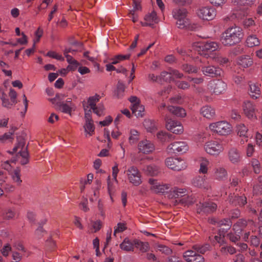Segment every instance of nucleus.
<instances>
[{
    "instance_id": "obj_1",
    "label": "nucleus",
    "mask_w": 262,
    "mask_h": 262,
    "mask_svg": "<svg viewBox=\"0 0 262 262\" xmlns=\"http://www.w3.org/2000/svg\"><path fill=\"white\" fill-rule=\"evenodd\" d=\"M243 37L242 29L240 27H231L222 34L221 41L225 46H231L239 42Z\"/></svg>"
},
{
    "instance_id": "obj_2",
    "label": "nucleus",
    "mask_w": 262,
    "mask_h": 262,
    "mask_svg": "<svg viewBox=\"0 0 262 262\" xmlns=\"http://www.w3.org/2000/svg\"><path fill=\"white\" fill-rule=\"evenodd\" d=\"M192 250H187L183 254L184 258L187 262H204V258L200 254H204L210 250L208 244H195L192 246Z\"/></svg>"
},
{
    "instance_id": "obj_3",
    "label": "nucleus",
    "mask_w": 262,
    "mask_h": 262,
    "mask_svg": "<svg viewBox=\"0 0 262 262\" xmlns=\"http://www.w3.org/2000/svg\"><path fill=\"white\" fill-rule=\"evenodd\" d=\"M18 151L17 157L21 165H25L29 163V154L28 147L26 145L25 139L21 137L17 138V143L13 148V151L10 153H14Z\"/></svg>"
},
{
    "instance_id": "obj_4",
    "label": "nucleus",
    "mask_w": 262,
    "mask_h": 262,
    "mask_svg": "<svg viewBox=\"0 0 262 262\" xmlns=\"http://www.w3.org/2000/svg\"><path fill=\"white\" fill-rule=\"evenodd\" d=\"M209 128L211 132L220 136H227L232 132V126L226 121L210 123Z\"/></svg>"
},
{
    "instance_id": "obj_5",
    "label": "nucleus",
    "mask_w": 262,
    "mask_h": 262,
    "mask_svg": "<svg viewBox=\"0 0 262 262\" xmlns=\"http://www.w3.org/2000/svg\"><path fill=\"white\" fill-rule=\"evenodd\" d=\"M186 189L174 187L169 191L168 196L169 199H176L184 197L180 201L181 203L186 205L191 204L193 202L192 199L189 196H186Z\"/></svg>"
},
{
    "instance_id": "obj_6",
    "label": "nucleus",
    "mask_w": 262,
    "mask_h": 262,
    "mask_svg": "<svg viewBox=\"0 0 262 262\" xmlns=\"http://www.w3.org/2000/svg\"><path fill=\"white\" fill-rule=\"evenodd\" d=\"M127 179L130 183L134 186H139L142 182L141 174L138 169L135 166L129 167L124 171Z\"/></svg>"
},
{
    "instance_id": "obj_7",
    "label": "nucleus",
    "mask_w": 262,
    "mask_h": 262,
    "mask_svg": "<svg viewBox=\"0 0 262 262\" xmlns=\"http://www.w3.org/2000/svg\"><path fill=\"white\" fill-rule=\"evenodd\" d=\"M194 49L200 52L201 55H205V52H213L219 48V45L214 41L206 42H195L192 45Z\"/></svg>"
},
{
    "instance_id": "obj_8",
    "label": "nucleus",
    "mask_w": 262,
    "mask_h": 262,
    "mask_svg": "<svg viewBox=\"0 0 262 262\" xmlns=\"http://www.w3.org/2000/svg\"><path fill=\"white\" fill-rule=\"evenodd\" d=\"M165 164L168 168L176 171L184 170L187 167V163L184 160L172 157L167 158L165 160Z\"/></svg>"
},
{
    "instance_id": "obj_9",
    "label": "nucleus",
    "mask_w": 262,
    "mask_h": 262,
    "mask_svg": "<svg viewBox=\"0 0 262 262\" xmlns=\"http://www.w3.org/2000/svg\"><path fill=\"white\" fill-rule=\"evenodd\" d=\"M198 17L204 20H211L213 19L216 15L215 8L211 6H204L200 8L197 10Z\"/></svg>"
},
{
    "instance_id": "obj_10",
    "label": "nucleus",
    "mask_w": 262,
    "mask_h": 262,
    "mask_svg": "<svg viewBox=\"0 0 262 262\" xmlns=\"http://www.w3.org/2000/svg\"><path fill=\"white\" fill-rule=\"evenodd\" d=\"M204 148L208 154L213 156L219 155L224 150L223 145L215 140L207 142L204 145Z\"/></svg>"
},
{
    "instance_id": "obj_11",
    "label": "nucleus",
    "mask_w": 262,
    "mask_h": 262,
    "mask_svg": "<svg viewBox=\"0 0 262 262\" xmlns=\"http://www.w3.org/2000/svg\"><path fill=\"white\" fill-rule=\"evenodd\" d=\"M189 149L187 143L184 141L174 142L169 144L166 150L170 154H183L186 152Z\"/></svg>"
},
{
    "instance_id": "obj_12",
    "label": "nucleus",
    "mask_w": 262,
    "mask_h": 262,
    "mask_svg": "<svg viewBox=\"0 0 262 262\" xmlns=\"http://www.w3.org/2000/svg\"><path fill=\"white\" fill-rule=\"evenodd\" d=\"M150 190L156 193H164L168 192L170 188V185L161 183L158 180L150 178L148 180Z\"/></svg>"
},
{
    "instance_id": "obj_13",
    "label": "nucleus",
    "mask_w": 262,
    "mask_h": 262,
    "mask_svg": "<svg viewBox=\"0 0 262 262\" xmlns=\"http://www.w3.org/2000/svg\"><path fill=\"white\" fill-rule=\"evenodd\" d=\"M207 86L212 93L219 95L226 91L227 85L221 80H212L208 83Z\"/></svg>"
},
{
    "instance_id": "obj_14",
    "label": "nucleus",
    "mask_w": 262,
    "mask_h": 262,
    "mask_svg": "<svg viewBox=\"0 0 262 262\" xmlns=\"http://www.w3.org/2000/svg\"><path fill=\"white\" fill-rule=\"evenodd\" d=\"M201 71L204 75L211 77L220 76L222 73L220 68L212 65L204 66L202 67Z\"/></svg>"
},
{
    "instance_id": "obj_15",
    "label": "nucleus",
    "mask_w": 262,
    "mask_h": 262,
    "mask_svg": "<svg viewBox=\"0 0 262 262\" xmlns=\"http://www.w3.org/2000/svg\"><path fill=\"white\" fill-rule=\"evenodd\" d=\"M243 110L245 114L249 119L252 120L257 119V111L254 105L250 101H247L244 102Z\"/></svg>"
},
{
    "instance_id": "obj_16",
    "label": "nucleus",
    "mask_w": 262,
    "mask_h": 262,
    "mask_svg": "<svg viewBox=\"0 0 262 262\" xmlns=\"http://www.w3.org/2000/svg\"><path fill=\"white\" fill-rule=\"evenodd\" d=\"M138 148L140 152L148 154L155 150V145L151 141L145 139L139 142Z\"/></svg>"
},
{
    "instance_id": "obj_17",
    "label": "nucleus",
    "mask_w": 262,
    "mask_h": 262,
    "mask_svg": "<svg viewBox=\"0 0 262 262\" xmlns=\"http://www.w3.org/2000/svg\"><path fill=\"white\" fill-rule=\"evenodd\" d=\"M216 207V205L212 202L200 203L196 205V210L199 213H208L214 211Z\"/></svg>"
},
{
    "instance_id": "obj_18",
    "label": "nucleus",
    "mask_w": 262,
    "mask_h": 262,
    "mask_svg": "<svg viewBox=\"0 0 262 262\" xmlns=\"http://www.w3.org/2000/svg\"><path fill=\"white\" fill-rule=\"evenodd\" d=\"M227 157L229 161L233 164H238L242 158L239 151L235 147H232L229 149Z\"/></svg>"
},
{
    "instance_id": "obj_19",
    "label": "nucleus",
    "mask_w": 262,
    "mask_h": 262,
    "mask_svg": "<svg viewBox=\"0 0 262 262\" xmlns=\"http://www.w3.org/2000/svg\"><path fill=\"white\" fill-rule=\"evenodd\" d=\"M192 184L195 187L204 189H208L210 188L209 184L205 176L195 177L192 179Z\"/></svg>"
},
{
    "instance_id": "obj_20",
    "label": "nucleus",
    "mask_w": 262,
    "mask_h": 262,
    "mask_svg": "<svg viewBox=\"0 0 262 262\" xmlns=\"http://www.w3.org/2000/svg\"><path fill=\"white\" fill-rule=\"evenodd\" d=\"M144 22H140L142 26H150L152 27L159 21L157 13L155 11H152L151 13L146 14L144 17Z\"/></svg>"
},
{
    "instance_id": "obj_21",
    "label": "nucleus",
    "mask_w": 262,
    "mask_h": 262,
    "mask_svg": "<svg viewBox=\"0 0 262 262\" xmlns=\"http://www.w3.org/2000/svg\"><path fill=\"white\" fill-rule=\"evenodd\" d=\"M213 178L217 181H224L227 178V170L222 166L215 167L213 169Z\"/></svg>"
},
{
    "instance_id": "obj_22",
    "label": "nucleus",
    "mask_w": 262,
    "mask_h": 262,
    "mask_svg": "<svg viewBox=\"0 0 262 262\" xmlns=\"http://www.w3.org/2000/svg\"><path fill=\"white\" fill-rule=\"evenodd\" d=\"M230 203L234 205L244 206L247 203L246 197L237 195H230L229 196Z\"/></svg>"
},
{
    "instance_id": "obj_23",
    "label": "nucleus",
    "mask_w": 262,
    "mask_h": 262,
    "mask_svg": "<svg viewBox=\"0 0 262 262\" xmlns=\"http://www.w3.org/2000/svg\"><path fill=\"white\" fill-rule=\"evenodd\" d=\"M200 113L204 117L209 119H212L215 115L214 109L209 105L202 107L200 110Z\"/></svg>"
},
{
    "instance_id": "obj_24",
    "label": "nucleus",
    "mask_w": 262,
    "mask_h": 262,
    "mask_svg": "<svg viewBox=\"0 0 262 262\" xmlns=\"http://www.w3.org/2000/svg\"><path fill=\"white\" fill-rule=\"evenodd\" d=\"M167 110L172 114L179 117L183 118L185 117L186 115L185 110L181 107L168 106L167 107Z\"/></svg>"
},
{
    "instance_id": "obj_25",
    "label": "nucleus",
    "mask_w": 262,
    "mask_h": 262,
    "mask_svg": "<svg viewBox=\"0 0 262 262\" xmlns=\"http://www.w3.org/2000/svg\"><path fill=\"white\" fill-rule=\"evenodd\" d=\"M237 64L244 68L251 66L253 63V60L249 56H242L238 58Z\"/></svg>"
},
{
    "instance_id": "obj_26",
    "label": "nucleus",
    "mask_w": 262,
    "mask_h": 262,
    "mask_svg": "<svg viewBox=\"0 0 262 262\" xmlns=\"http://www.w3.org/2000/svg\"><path fill=\"white\" fill-rule=\"evenodd\" d=\"M157 137L162 143L168 142L174 139L172 134L163 131L159 132L157 134Z\"/></svg>"
},
{
    "instance_id": "obj_27",
    "label": "nucleus",
    "mask_w": 262,
    "mask_h": 262,
    "mask_svg": "<svg viewBox=\"0 0 262 262\" xmlns=\"http://www.w3.org/2000/svg\"><path fill=\"white\" fill-rule=\"evenodd\" d=\"M249 94L253 99H257L260 95V88L256 83H252L249 85Z\"/></svg>"
},
{
    "instance_id": "obj_28",
    "label": "nucleus",
    "mask_w": 262,
    "mask_h": 262,
    "mask_svg": "<svg viewBox=\"0 0 262 262\" xmlns=\"http://www.w3.org/2000/svg\"><path fill=\"white\" fill-rule=\"evenodd\" d=\"M131 110L133 114L137 117H142L144 116V106L141 104H132Z\"/></svg>"
},
{
    "instance_id": "obj_29",
    "label": "nucleus",
    "mask_w": 262,
    "mask_h": 262,
    "mask_svg": "<svg viewBox=\"0 0 262 262\" xmlns=\"http://www.w3.org/2000/svg\"><path fill=\"white\" fill-rule=\"evenodd\" d=\"M134 246L142 252H146L149 249V245L147 242H143L138 239L134 241Z\"/></svg>"
},
{
    "instance_id": "obj_30",
    "label": "nucleus",
    "mask_w": 262,
    "mask_h": 262,
    "mask_svg": "<svg viewBox=\"0 0 262 262\" xmlns=\"http://www.w3.org/2000/svg\"><path fill=\"white\" fill-rule=\"evenodd\" d=\"M220 251L222 255L225 256L228 254H234L236 252V249L234 247L226 244L221 247Z\"/></svg>"
},
{
    "instance_id": "obj_31",
    "label": "nucleus",
    "mask_w": 262,
    "mask_h": 262,
    "mask_svg": "<svg viewBox=\"0 0 262 262\" xmlns=\"http://www.w3.org/2000/svg\"><path fill=\"white\" fill-rule=\"evenodd\" d=\"M143 126L147 132L149 133L155 132L157 129L156 122L150 119H145L143 122Z\"/></svg>"
},
{
    "instance_id": "obj_32",
    "label": "nucleus",
    "mask_w": 262,
    "mask_h": 262,
    "mask_svg": "<svg viewBox=\"0 0 262 262\" xmlns=\"http://www.w3.org/2000/svg\"><path fill=\"white\" fill-rule=\"evenodd\" d=\"M11 178L13 182L16 184L17 186H19L21 185L22 180L21 179L20 169L19 168L17 167L15 168L13 172L11 173Z\"/></svg>"
},
{
    "instance_id": "obj_33",
    "label": "nucleus",
    "mask_w": 262,
    "mask_h": 262,
    "mask_svg": "<svg viewBox=\"0 0 262 262\" xmlns=\"http://www.w3.org/2000/svg\"><path fill=\"white\" fill-rule=\"evenodd\" d=\"M143 171L150 176H157L159 172V167L155 165H146L143 168Z\"/></svg>"
},
{
    "instance_id": "obj_34",
    "label": "nucleus",
    "mask_w": 262,
    "mask_h": 262,
    "mask_svg": "<svg viewBox=\"0 0 262 262\" xmlns=\"http://www.w3.org/2000/svg\"><path fill=\"white\" fill-rule=\"evenodd\" d=\"M134 242L132 243L128 238H125L120 245V248L126 251H133L134 250Z\"/></svg>"
},
{
    "instance_id": "obj_35",
    "label": "nucleus",
    "mask_w": 262,
    "mask_h": 262,
    "mask_svg": "<svg viewBox=\"0 0 262 262\" xmlns=\"http://www.w3.org/2000/svg\"><path fill=\"white\" fill-rule=\"evenodd\" d=\"M83 128L84 129V132L85 133V136L88 137L92 136L94 133L95 130V126L93 124V121H86L83 126Z\"/></svg>"
},
{
    "instance_id": "obj_36",
    "label": "nucleus",
    "mask_w": 262,
    "mask_h": 262,
    "mask_svg": "<svg viewBox=\"0 0 262 262\" xmlns=\"http://www.w3.org/2000/svg\"><path fill=\"white\" fill-rule=\"evenodd\" d=\"M125 86L123 82L119 80L117 85L116 90L115 91V95L118 98H121L124 95Z\"/></svg>"
},
{
    "instance_id": "obj_37",
    "label": "nucleus",
    "mask_w": 262,
    "mask_h": 262,
    "mask_svg": "<svg viewBox=\"0 0 262 262\" xmlns=\"http://www.w3.org/2000/svg\"><path fill=\"white\" fill-rule=\"evenodd\" d=\"M256 0H231V3L237 6L250 7L253 5Z\"/></svg>"
},
{
    "instance_id": "obj_38",
    "label": "nucleus",
    "mask_w": 262,
    "mask_h": 262,
    "mask_svg": "<svg viewBox=\"0 0 262 262\" xmlns=\"http://www.w3.org/2000/svg\"><path fill=\"white\" fill-rule=\"evenodd\" d=\"M246 43L249 47H253L259 45L260 41L255 35H250L247 38Z\"/></svg>"
},
{
    "instance_id": "obj_39",
    "label": "nucleus",
    "mask_w": 262,
    "mask_h": 262,
    "mask_svg": "<svg viewBox=\"0 0 262 262\" xmlns=\"http://www.w3.org/2000/svg\"><path fill=\"white\" fill-rule=\"evenodd\" d=\"M139 139V132L134 129H132L130 130V136L128 138L129 142L130 144H133L136 143Z\"/></svg>"
},
{
    "instance_id": "obj_40",
    "label": "nucleus",
    "mask_w": 262,
    "mask_h": 262,
    "mask_svg": "<svg viewBox=\"0 0 262 262\" xmlns=\"http://www.w3.org/2000/svg\"><path fill=\"white\" fill-rule=\"evenodd\" d=\"M101 97L99 95L95 94L94 96H90L88 99V104L90 106L91 109H93L96 106V103L99 101Z\"/></svg>"
},
{
    "instance_id": "obj_41",
    "label": "nucleus",
    "mask_w": 262,
    "mask_h": 262,
    "mask_svg": "<svg viewBox=\"0 0 262 262\" xmlns=\"http://www.w3.org/2000/svg\"><path fill=\"white\" fill-rule=\"evenodd\" d=\"M16 129V127H12L8 133H5L2 136H0V141L2 142H5L7 140H11L13 139L12 136Z\"/></svg>"
},
{
    "instance_id": "obj_42",
    "label": "nucleus",
    "mask_w": 262,
    "mask_h": 262,
    "mask_svg": "<svg viewBox=\"0 0 262 262\" xmlns=\"http://www.w3.org/2000/svg\"><path fill=\"white\" fill-rule=\"evenodd\" d=\"M237 135L239 137L245 136L247 135L248 129L244 124L240 123L237 124L236 127Z\"/></svg>"
},
{
    "instance_id": "obj_43",
    "label": "nucleus",
    "mask_w": 262,
    "mask_h": 262,
    "mask_svg": "<svg viewBox=\"0 0 262 262\" xmlns=\"http://www.w3.org/2000/svg\"><path fill=\"white\" fill-rule=\"evenodd\" d=\"M209 162L206 159H202L200 161V168L199 169L200 173L205 174L208 171V166Z\"/></svg>"
},
{
    "instance_id": "obj_44",
    "label": "nucleus",
    "mask_w": 262,
    "mask_h": 262,
    "mask_svg": "<svg viewBox=\"0 0 262 262\" xmlns=\"http://www.w3.org/2000/svg\"><path fill=\"white\" fill-rule=\"evenodd\" d=\"M172 13L175 19L185 18L186 16V10L184 9L176 10Z\"/></svg>"
},
{
    "instance_id": "obj_45",
    "label": "nucleus",
    "mask_w": 262,
    "mask_h": 262,
    "mask_svg": "<svg viewBox=\"0 0 262 262\" xmlns=\"http://www.w3.org/2000/svg\"><path fill=\"white\" fill-rule=\"evenodd\" d=\"M182 70L189 73H195L198 72V69L196 67L192 66L188 64H183L182 67Z\"/></svg>"
},
{
    "instance_id": "obj_46",
    "label": "nucleus",
    "mask_w": 262,
    "mask_h": 262,
    "mask_svg": "<svg viewBox=\"0 0 262 262\" xmlns=\"http://www.w3.org/2000/svg\"><path fill=\"white\" fill-rule=\"evenodd\" d=\"M57 105L60 106L63 113L70 114L72 111V107L70 105L63 102H57Z\"/></svg>"
},
{
    "instance_id": "obj_47",
    "label": "nucleus",
    "mask_w": 262,
    "mask_h": 262,
    "mask_svg": "<svg viewBox=\"0 0 262 262\" xmlns=\"http://www.w3.org/2000/svg\"><path fill=\"white\" fill-rule=\"evenodd\" d=\"M157 249L165 255H170L172 253V251L170 248L163 245H158L157 246Z\"/></svg>"
},
{
    "instance_id": "obj_48",
    "label": "nucleus",
    "mask_w": 262,
    "mask_h": 262,
    "mask_svg": "<svg viewBox=\"0 0 262 262\" xmlns=\"http://www.w3.org/2000/svg\"><path fill=\"white\" fill-rule=\"evenodd\" d=\"M180 122L178 121L173 120L171 119H168L166 121V127L167 129L171 132L173 129L176 128V126L178 125Z\"/></svg>"
},
{
    "instance_id": "obj_49",
    "label": "nucleus",
    "mask_w": 262,
    "mask_h": 262,
    "mask_svg": "<svg viewBox=\"0 0 262 262\" xmlns=\"http://www.w3.org/2000/svg\"><path fill=\"white\" fill-rule=\"evenodd\" d=\"M227 238L232 243H236L237 242L239 241L241 238V235L235 233V232H230L227 235Z\"/></svg>"
},
{
    "instance_id": "obj_50",
    "label": "nucleus",
    "mask_w": 262,
    "mask_h": 262,
    "mask_svg": "<svg viewBox=\"0 0 262 262\" xmlns=\"http://www.w3.org/2000/svg\"><path fill=\"white\" fill-rule=\"evenodd\" d=\"M159 78L167 82H170L173 80L172 77L170 76V71L168 72L166 71L162 72L159 76Z\"/></svg>"
},
{
    "instance_id": "obj_51",
    "label": "nucleus",
    "mask_w": 262,
    "mask_h": 262,
    "mask_svg": "<svg viewBox=\"0 0 262 262\" xmlns=\"http://www.w3.org/2000/svg\"><path fill=\"white\" fill-rule=\"evenodd\" d=\"M11 250L12 247L11 245L9 243H7L1 249V252L4 256L7 257Z\"/></svg>"
},
{
    "instance_id": "obj_52",
    "label": "nucleus",
    "mask_w": 262,
    "mask_h": 262,
    "mask_svg": "<svg viewBox=\"0 0 262 262\" xmlns=\"http://www.w3.org/2000/svg\"><path fill=\"white\" fill-rule=\"evenodd\" d=\"M47 56L60 61L64 60V57L61 54H59L54 51H50L48 52L47 54Z\"/></svg>"
},
{
    "instance_id": "obj_53",
    "label": "nucleus",
    "mask_w": 262,
    "mask_h": 262,
    "mask_svg": "<svg viewBox=\"0 0 262 262\" xmlns=\"http://www.w3.org/2000/svg\"><path fill=\"white\" fill-rule=\"evenodd\" d=\"M92 227L93 229V232H96L99 231L102 227V222L100 220L96 221H91Z\"/></svg>"
},
{
    "instance_id": "obj_54",
    "label": "nucleus",
    "mask_w": 262,
    "mask_h": 262,
    "mask_svg": "<svg viewBox=\"0 0 262 262\" xmlns=\"http://www.w3.org/2000/svg\"><path fill=\"white\" fill-rule=\"evenodd\" d=\"M176 19L177 20L176 24L178 28L183 29L187 27L188 22L186 18Z\"/></svg>"
},
{
    "instance_id": "obj_55",
    "label": "nucleus",
    "mask_w": 262,
    "mask_h": 262,
    "mask_svg": "<svg viewBox=\"0 0 262 262\" xmlns=\"http://www.w3.org/2000/svg\"><path fill=\"white\" fill-rule=\"evenodd\" d=\"M126 229L125 224L123 223H119L117 224V226L115 227L114 235L116 236V234L117 232H121L124 231Z\"/></svg>"
},
{
    "instance_id": "obj_56",
    "label": "nucleus",
    "mask_w": 262,
    "mask_h": 262,
    "mask_svg": "<svg viewBox=\"0 0 262 262\" xmlns=\"http://www.w3.org/2000/svg\"><path fill=\"white\" fill-rule=\"evenodd\" d=\"M176 85L177 86L181 89L186 90L188 89L190 85L188 82L184 81H176Z\"/></svg>"
},
{
    "instance_id": "obj_57",
    "label": "nucleus",
    "mask_w": 262,
    "mask_h": 262,
    "mask_svg": "<svg viewBox=\"0 0 262 262\" xmlns=\"http://www.w3.org/2000/svg\"><path fill=\"white\" fill-rule=\"evenodd\" d=\"M237 222L239 223L238 225L242 230H243L246 226L248 225H252L253 224V222L251 220L247 221L244 219H241L239 220Z\"/></svg>"
},
{
    "instance_id": "obj_58",
    "label": "nucleus",
    "mask_w": 262,
    "mask_h": 262,
    "mask_svg": "<svg viewBox=\"0 0 262 262\" xmlns=\"http://www.w3.org/2000/svg\"><path fill=\"white\" fill-rule=\"evenodd\" d=\"M92 110L97 116H100L103 115L104 106L102 105L98 104L95 107L93 108Z\"/></svg>"
},
{
    "instance_id": "obj_59",
    "label": "nucleus",
    "mask_w": 262,
    "mask_h": 262,
    "mask_svg": "<svg viewBox=\"0 0 262 262\" xmlns=\"http://www.w3.org/2000/svg\"><path fill=\"white\" fill-rule=\"evenodd\" d=\"M14 215V211L10 208L6 209L4 214V217L8 220L12 219Z\"/></svg>"
},
{
    "instance_id": "obj_60",
    "label": "nucleus",
    "mask_w": 262,
    "mask_h": 262,
    "mask_svg": "<svg viewBox=\"0 0 262 262\" xmlns=\"http://www.w3.org/2000/svg\"><path fill=\"white\" fill-rule=\"evenodd\" d=\"M65 96L62 94H56L55 97L50 99V101L53 104H57V102H60L61 100H63Z\"/></svg>"
},
{
    "instance_id": "obj_61",
    "label": "nucleus",
    "mask_w": 262,
    "mask_h": 262,
    "mask_svg": "<svg viewBox=\"0 0 262 262\" xmlns=\"http://www.w3.org/2000/svg\"><path fill=\"white\" fill-rule=\"evenodd\" d=\"M45 232L46 231L43 229L42 226H39L38 228L35 230V235L36 238H40L43 236Z\"/></svg>"
},
{
    "instance_id": "obj_62",
    "label": "nucleus",
    "mask_w": 262,
    "mask_h": 262,
    "mask_svg": "<svg viewBox=\"0 0 262 262\" xmlns=\"http://www.w3.org/2000/svg\"><path fill=\"white\" fill-rule=\"evenodd\" d=\"M217 224L219 226L225 225L228 226V229H229L231 226V222L230 220L228 219H224L223 220L217 221Z\"/></svg>"
},
{
    "instance_id": "obj_63",
    "label": "nucleus",
    "mask_w": 262,
    "mask_h": 262,
    "mask_svg": "<svg viewBox=\"0 0 262 262\" xmlns=\"http://www.w3.org/2000/svg\"><path fill=\"white\" fill-rule=\"evenodd\" d=\"M133 9L129 11L136 12L137 11L141 10V6L140 5V2L138 0H133Z\"/></svg>"
},
{
    "instance_id": "obj_64",
    "label": "nucleus",
    "mask_w": 262,
    "mask_h": 262,
    "mask_svg": "<svg viewBox=\"0 0 262 262\" xmlns=\"http://www.w3.org/2000/svg\"><path fill=\"white\" fill-rule=\"evenodd\" d=\"M254 151V147L252 143H248L246 148V155L250 157L253 155Z\"/></svg>"
}]
</instances>
